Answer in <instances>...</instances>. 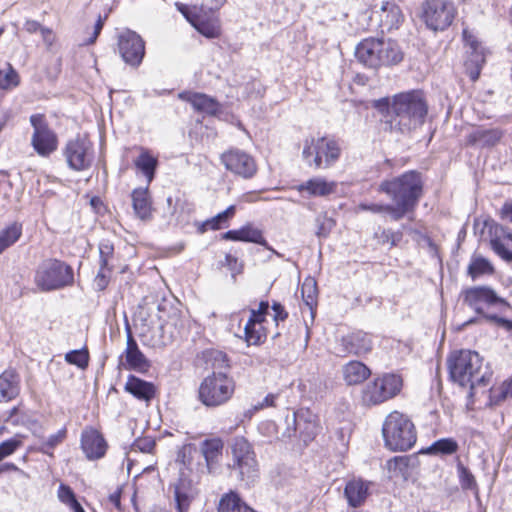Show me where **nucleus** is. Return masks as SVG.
<instances>
[{
  "label": "nucleus",
  "mask_w": 512,
  "mask_h": 512,
  "mask_svg": "<svg viewBox=\"0 0 512 512\" xmlns=\"http://www.w3.org/2000/svg\"><path fill=\"white\" fill-rule=\"evenodd\" d=\"M375 106L390 109L392 113L391 127L402 133L421 126L428 112L424 95L419 90L396 94L393 96L391 103L388 99L378 100Z\"/></svg>",
  "instance_id": "1"
},
{
  "label": "nucleus",
  "mask_w": 512,
  "mask_h": 512,
  "mask_svg": "<svg viewBox=\"0 0 512 512\" xmlns=\"http://www.w3.org/2000/svg\"><path fill=\"white\" fill-rule=\"evenodd\" d=\"M394 202L392 219L398 221L416 208L422 195V180L418 172L408 171L398 177L384 180L379 186Z\"/></svg>",
  "instance_id": "2"
},
{
  "label": "nucleus",
  "mask_w": 512,
  "mask_h": 512,
  "mask_svg": "<svg viewBox=\"0 0 512 512\" xmlns=\"http://www.w3.org/2000/svg\"><path fill=\"white\" fill-rule=\"evenodd\" d=\"M448 368L453 382L471 390L489 381L490 374L483 372V358L476 351L453 352L448 358Z\"/></svg>",
  "instance_id": "3"
},
{
  "label": "nucleus",
  "mask_w": 512,
  "mask_h": 512,
  "mask_svg": "<svg viewBox=\"0 0 512 512\" xmlns=\"http://www.w3.org/2000/svg\"><path fill=\"white\" fill-rule=\"evenodd\" d=\"M382 434L385 446L392 451H406L416 442L414 424L399 411H393L386 417Z\"/></svg>",
  "instance_id": "4"
},
{
  "label": "nucleus",
  "mask_w": 512,
  "mask_h": 512,
  "mask_svg": "<svg viewBox=\"0 0 512 512\" xmlns=\"http://www.w3.org/2000/svg\"><path fill=\"white\" fill-rule=\"evenodd\" d=\"M340 143L331 137H307L303 141L302 158L314 169L332 167L341 156Z\"/></svg>",
  "instance_id": "5"
},
{
  "label": "nucleus",
  "mask_w": 512,
  "mask_h": 512,
  "mask_svg": "<svg viewBox=\"0 0 512 512\" xmlns=\"http://www.w3.org/2000/svg\"><path fill=\"white\" fill-rule=\"evenodd\" d=\"M74 281L72 268L57 259H46L38 266L35 283L42 291L58 290Z\"/></svg>",
  "instance_id": "6"
},
{
  "label": "nucleus",
  "mask_w": 512,
  "mask_h": 512,
  "mask_svg": "<svg viewBox=\"0 0 512 512\" xmlns=\"http://www.w3.org/2000/svg\"><path fill=\"white\" fill-rule=\"evenodd\" d=\"M235 383L222 372H213L203 379L199 386V399L207 407L225 404L233 395Z\"/></svg>",
  "instance_id": "7"
},
{
  "label": "nucleus",
  "mask_w": 512,
  "mask_h": 512,
  "mask_svg": "<svg viewBox=\"0 0 512 512\" xmlns=\"http://www.w3.org/2000/svg\"><path fill=\"white\" fill-rule=\"evenodd\" d=\"M231 451L230 469L237 472L240 481L250 485L258 477V463L252 446L245 438L236 437L233 439Z\"/></svg>",
  "instance_id": "8"
},
{
  "label": "nucleus",
  "mask_w": 512,
  "mask_h": 512,
  "mask_svg": "<svg viewBox=\"0 0 512 512\" xmlns=\"http://www.w3.org/2000/svg\"><path fill=\"white\" fill-rule=\"evenodd\" d=\"M403 381L399 375L384 374L368 382L361 393L362 403L366 406L381 404L395 397L402 389Z\"/></svg>",
  "instance_id": "9"
},
{
  "label": "nucleus",
  "mask_w": 512,
  "mask_h": 512,
  "mask_svg": "<svg viewBox=\"0 0 512 512\" xmlns=\"http://www.w3.org/2000/svg\"><path fill=\"white\" fill-rule=\"evenodd\" d=\"M63 156L71 170L77 172L88 170L95 158L93 143L87 135L78 134L65 143Z\"/></svg>",
  "instance_id": "10"
},
{
  "label": "nucleus",
  "mask_w": 512,
  "mask_h": 512,
  "mask_svg": "<svg viewBox=\"0 0 512 512\" xmlns=\"http://www.w3.org/2000/svg\"><path fill=\"white\" fill-rule=\"evenodd\" d=\"M421 18L434 31L445 30L456 15V9L449 0H425L421 6Z\"/></svg>",
  "instance_id": "11"
},
{
  "label": "nucleus",
  "mask_w": 512,
  "mask_h": 512,
  "mask_svg": "<svg viewBox=\"0 0 512 512\" xmlns=\"http://www.w3.org/2000/svg\"><path fill=\"white\" fill-rule=\"evenodd\" d=\"M30 124L33 128L31 145L35 152L41 157H49L58 148V136L52 130L44 114H33L30 116Z\"/></svg>",
  "instance_id": "12"
},
{
  "label": "nucleus",
  "mask_w": 512,
  "mask_h": 512,
  "mask_svg": "<svg viewBox=\"0 0 512 512\" xmlns=\"http://www.w3.org/2000/svg\"><path fill=\"white\" fill-rule=\"evenodd\" d=\"M221 163L226 170L244 179L252 178L257 172V165L254 158L238 148H230L220 156Z\"/></svg>",
  "instance_id": "13"
},
{
  "label": "nucleus",
  "mask_w": 512,
  "mask_h": 512,
  "mask_svg": "<svg viewBox=\"0 0 512 512\" xmlns=\"http://www.w3.org/2000/svg\"><path fill=\"white\" fill-rule=\"evenodd\" d=\"M287 434L299 431L304 437V441H310L318 434L320 430L319 419L309 409H299L286 416Z\"/></svg>",
  "instance_id": "14"
},
{
  "label": "nucleus",
  "mask_w": 512,
  "mask_h": 512,
  "mask_svg": "<svg viewBox=\"0 0 512 512\" xmlns=\"http://www.w3.org/2000/svg\"><path fill=\"white\" fill-rule=\"evenodd\" d=\"M118 49L125 63L131 66H138L145 54L143 39L136 32L127 30L119 35Z\"/></svg>",
  "instance_id": "15"
},
{
  "label": "nucleus",
  "mask_w": 512,
  "mask_h": 512,
  "mask_svg": "<svg viewBox=\"0 0 512 512\" xmlns=\"http://www.w3.org/2000/svg\"><path fill=\"white\" fill-rule=\"evenodd\" d=\"M464 41L468 47V59L465 62L471 80L475 81L480 75L482 65L485 63V53L481 44L467 30L463 31Z\"/></svg>",
  "instance_id": "16"
},
{
  "label": "nucleus",
  "mask_w": 512,
  "mask_h": 512,
  "mask_svg": "<svg viewBox=\"0 0 512 512\" xmlns=\"http://www.w3.org/2000/svg\"><path fill=\"white\" fill-rule=\"evenodd\" d=\"M464 302L478 314L484 315V306H491L503 302L494 290L489 287H473L464 293Z\"/></svg>",
  "instance_id": "17"
},
{
  "label": "nucleus",
  "mask_w": 512,
  "mask_h": 512,
  "mask_svg": "<svg viewBox=\"0 0 512 512\" xmlns=\"http://www.w3.org/2000/svg\"><path fill=\"white\" fill-rule=\"evenodd\" d=\"M81 448L89 460H96L105 455L107 443L100 432L89 428L82 432Z\"/></svg>",
  "instance_id": "18"
},
{
  "label": "nucleus",
  "mask_w": 512,
  "mask_h": 512,
  "mask_svg": "<svg viewBox=\"0 0 512 512\" xmlns=\"http://www.w3.org/2000/svg\"><path fill=\"white\" fill-rule=\"evenodd\" d=\"M177 10L190 22L195 29L207 38H216L219 35L218 27L210 22L203 21L197 14L196 7H189L185 4L176 2Z\"/></svg>",
  "instance_id": "19"
},
{
  "label": "nucleus",
  "mask_w": 512,
  "mask_h": 512,
  "mask_svg": "<svg viewBox=\"0 0 512 512\" xmlns=\"http://www.w3.org/2000/svg\"><path fill=\"white\" fill-rule=\"evenodd\" d=\"M342 344L347 353L362 356L369 353L373 347L371 336L363 331L353 332L342 338Z\"/></svg>",
  "instance_id": "20"
},
{
  "label": "nucleus",
  "mask_w": 512,
  "mask_h": 512,
  "mask_svg": "<svg viewBox=\"0 0 512 512\" xmlns=\"http://www.w3.org/2000/svg\"><path fill=\"white\" fill-rule=\"evenodd\" d=\"M370 482L361 478L349 480L344 488V496L347 503L352 508L360 507L366 501L369 495Z\"/></svg>",
  "instance_id": "21"
},
{
  "label": "nucleus",
  "mask_w": 512,
  "mask_h": 512,
  "mask_svg": "<svg viewBox=\"0 0 512 512\" xmlns=\"http://www.w3.org/2000/svg\"><path fill=\"white\" fill-rule=\"evenodd\" d=\"M355 56L365 66L379 68L381 56L378 51V39L367 38L361 41L356 47Z\"/></svg>",
  "instance_id": "22"
},
{
  "label": "nucleus",
  "mask_w": 512,
  "mask_h": 512,
  "mask_svg": "<svg viewBox=\"0 0 512 512\" xmlns=\"http://www.w3.org/2000/svg\"><path fill=\"white\" fill-rule=\"evenodd\" d=\"M337 183L322 177H314L295 187L298 192H307L309 196L324 197L336 191Z\"/></svg>",
  "instance_id": "23"
},
{
  "label": "nucleus",
  "mask_w": 512,
  "mask_h": 512,
  "mask_svg": "<svg viewBox=\"0 0 512 512\" xmlns=\"http://www.w3.org/2000/svg\"><path fill=\"white\" fill-rule=\"evenodd\" d=\"M179 97L189 102L192 107L209 115H215L220 110V104L212 97L202 93L183 92Z\"/></svg>",
  "instance_id": "24"
},
{
  "label": "nucleus",
  "mask_w": 512,
  "mask_h": 512,
  "mask_svg": "<svg viewBox=\"0 0 512 512\" xmlns=\"http://www.w3.org/2000/svg\"><path fill=\"white\" fill-rule=\"evenodd\" d=\"M503 137V132L498 128L473 130L466 138L467 144L478 147H492Z\"/></svg>",
  "instance_id": "25"
},
{
  "label": "nucleus",
  "mask_w": 512,
  "mask_h": 512,
  "mask_svg": "<svg viewBox=\"0 0 512 512\" xmlns=\"http://www.w3.org/2000/svg\"><path fill=\"white\" fill-rule=\"evenodd\" d=\"M124 389L138 400L145 402L152 400L156 393V388L152 383L144 381L133 375L128 377Z\"/></svg>",
  "instance_id": "26"
},
{
  "label": "nucleus",
  "mask_w": 512,
  "mask_h": 512,
  "mask_svg": "<svg viewBox=\"0 0 512 512\" xmlns=\"http://www.w3.org/2000/svg\"><path fill=\"white\" fill-rule=\"evenodd\" d=\"M132 206L135 215L147 221L152 218V203L148 188H136L131 193Z\"/></svg>",
  "instance_id": "27"
},
{
  "label": "nucleus",
  "mask_w": 512,
  "mask_h": 512,
  "mask_svg": "<svg viewBox=\"0 0 512 512\" xmlns=\"http://www.w3.org/2000/svg\"><path fill=\"white\" fill-rule=\"evenodd\" d=\"M378 14L382 30L397 29L403 21V14L399 6L391 2H384Z\"/></svg>",
  "instance_id": "28"
},
{
  "label": "nucleus",
  "mask_w": 512,
  "mask_h": 512,
  "mask_svg": "<svg viewBox=\"0 0 512 512\" xmlns=\"http://www.w3.org/2000/svg\"><path fill=\"white\" fill-rule=\"evenodd\" d=\"M20 379L13 370H6L0 375V403L15 399L20 392Z\"/></svg>",
  "instance_id": "29"
},
{
  "label": "nucleus",
  "mask_w": 512,
  "mask_h": 512,
  "mask_svg": "<svg viewBox=\"0 0 512 512\" xmlns=\"http://www.w3.org/2000/svg\"><path fill=\"white\" fill-rule=\"evenodd\" d=\"M342 375L347 385H358L369 378L371 370L364 363L352 360L343 365Z\"/></svg>",
  "instance_id": "30"
},
{
  "label": "nucleus",
  "mask_w": 512,
  "mask_h": 512,
  "mask_svg": "<svg viewBox=\"0 0 512 512\" xmlns=\"http://www.w3.org/2000/svg\"><path fill=\"white\" fill-rule=\"evenodd\" d=\"M378 51L381 56L380 67L398 64L403 59L399 45L392 40L378 39Z\"/></svg>",
  "instance_id": "31"
},
{
  "label": "nucleus",
  "mask_w": 512,
  "mask_h": 512,
  "mask_svg": "<svg viewBox=\"0 0 512 512\" xmlns=\"http://www.w3.org/2000/svg\"><path fill=\"white\" fill-rule=\"evenodd\" d=\"M126 362L131 369L143 371L149 367V362L144 354L138 348V345L133 338L130 330L127 335V347H126Z\"/></svg>",
  "instance_id": "32"
},
{
  "label": "nucleus",
  "mask_w": 512,
  "mask_h": 512,
  "mask_svg": "<svg viewBox=\"0 0 512 512\" xmlns=\"http://www.w3.org/2000/svg\"><path fill=\"white\" fill-rule=\"evenodd\" d=\"M223 238L233 241L252 242L268 248L267 241L263 237L262 232L252 226H245L238 230L227 231L223 235Z\"/></svg>",
  "instance_id": "33"
},
{
  "label": "nucleus",
  "mask_w": 512,
  "mask_h": 512,
  "mask_svg": "<svg viewBox=\"0 0 512 512\" xmlns=\"http://www.w3.org/2000/svg\"><path fill=\"white\" fill-rule=\"evenodd\" d=\"M223 446V441L220 438L205 439L201 443V453L205 458L209 472H211L212 465L222 455Z\"/></svg>",
  "instance_id": "34"
},
{
  "label": "nucleus",
  "mask_w": 512,
  "mask_h": 512,
  "mask_svg": "<svg viewBox=\"0 0 512 512\" xmlns=\"http://www.w3.org/2000/svg\"><path fill=\"white\" fill-rule=\"evenodd\" d=\"M174 495L177 512H188L196 493L185 480H180L175 486Z\"/></svg>",
  "instance_id": "35"
},
{
  "label": "nucleus",
  "mask_w": 512,
  "mask_h": 512,
  "mask_svg": "<svg viewBox=\"0 0 512 512\" xmlns=\"http://www.w3.org/2000/svg\"><path fill=\"white\" fill-rule=\"evenodd\" d=\"M134 164L147 178L148 183L154 179L158 160L146 149H141L140 155L134 160Z\"/></svg>",
  "instance_id": "36"
},
{
  "label": "nucleus",
  "mask_w": 512,
  "mask_h": 512,
  "mask_svg": "<svg viewBox=\"0 0 512 512\" xmlns=\"http://www.w3.org/2000/svg\"><path fill=\"white\" fill-rule=\"evenodd\" d=\"M57 498L71 512H85L72 488L64 483H61L58 487Z\"/></svg>",
  "instance_id": "37"
},
{
  "label": "nucleus",
  "mask_w": 512,
  "mask_h": 512,
  "mask_svg": "<svg viewBox=\"0 0 512 512\" xmlns=\"http://www.w3.org/2000/svg\"><path fill=\"white\" fill-rule=\"evenodd\" d=\"M247 506L236 492L230 491L221 497L218 512H242Z\"/></svg>",
  "instance_id": "38"
},
{
  "label": "nucleus",
  "mask_w": 512,
  "mask_h": 512,
  "mask_svg": "<svg viewBox=\"0 0 512 512\" xmlns=\"http://www.w3.org/2000/svg\"><path fill=\"white\" fill-rule=\"evenodd\" d=\"M494 268L491 262L479 255H474L471 258V261L468 266V275L471 276L473 280L482 276L493 274Z\"/></svg>",
  "instance_id": "39"
},
{
  "label": "nucleus",
  "mask_w": 512,
  "mask_h": 512,
  "mask_svg": "<svg viewBox=\"0 0 512 512\" xmlns=\"http://www.w3.org/2000/svg\"><path fill=\"white\" fill-rule=\"evenodd\" d=\"M262 322L249 318L244 326V334L245 341L248 345H258L260 344L265 335L262 332V328L260 327Z\"/></svg>",
  "instance_id": "40"
},
{
  "label": "nucleus",
  "mask_w": 512,
  "mask_h": 512,
  "mask_svg": "<svg viewBox=\"0 0 512 512\" xmlns=\"http://www.w3.org/2000/svg\"><path fill=\"white\" fill-rule=\"evenodd\" d=\"M22 227L18 223H13L0 232V253L12 246L21 236Z\"/></svg>",
  "instance_id": "41"
},
{
  "label": "nucleus",
  "mask_w": 512,
  "mask_h": 512,
  "mask_svg": "<svg viewBox=\"0 0 512 512\" xmlns=\"http://www.w3.org/2000/svg\"><path fill=\"white\" fill-rule=\"evenodd\" d=\"M302 298L305 304L312 309L317 300V283L314 278L308 277L301 286Z\"/></svg>",
  "instance_id": "42"
},
{
  "label": "nucleus",
  "mask_w": 512,
  "mask_h": 512,
  "mask_svg": "<svg viewBox=\"0 0 512 512\" xmlns=\"http://www.w3.org/2000/svg\"><path fill=\"white\" fill-rule=\"evenodd\" d=\"M66 436L67 430L65 428L60 429L57 433L50 435L42 441L40 451L46 455L53 456L54 448L61 444Z\"/></svg>",
  "instance_id": "43"
},
{
  "label": "nucleus",
  "mask_w": 512,
  "mask_h": 512,
  "mask_svg": "<svg viewBox=\"0 0 512 512\" xmlns=\"http://www.w3.org/2000/svg\"><path fill=\"white\" fill-rule=\"evenodd\" d=\"M114 255V246L109 241H102L99 244V256H100V269L112 272L113 266L110 265V260Z\"/></svg>",
  "instance_id": "44"
},
{
  "label": "nucleus",
  "mask_w": 512,
  "mask_h": 512,
  "mask_svg": "<svg viewBox=\"0 0 512 512\" xmlns=\"http://www.w3.org/2000/svg\"><path fill=\"white\" fill-rule=\"evenodd\" d=\"M234 214H235V206L231 205L223 212L218 213L212 219L207 220L203 225L204 230L206 229V227L213 229V230L222 228V226L225 225L228 222V220L234 216Z\"/></svg>",
  "instance_id": "45"
},
{
  "label": "nucleus",
  "mask_w": 512,
  "mask_h": 512,
  "mask_svg": "<svg viewBox=\"0 0 512 512\" xmlns=\"http://www.w3.org/2000/svg\"><path fill=\"white\" fill-rule=\"evenodd\" d=\"M458 444L451 438H443L434 442L429 451L435 454L450 455L457 451Z\"/></svg>",
  "instance_id": "46"
},
{
  "label": "nucleus",
  "mask_w": 512,
  "mask_h": 512,
  "mask_svg": "<svg viewBox=\"0 0 512 512\" xmlns=\"http://www.w3.org/2000/svg\"><path fill=\"white\" fill-rule=\"evenodd\" d=\"M19 84V76L10 64L6 69H0V89L9 90Z\"/></svg>",
  "instance_id": "47"
},
{
  "label": "nucleus",
  "mask_w": 512,
  "mask_h": 512,
  "mask_svg": "<svg viewBox=\"0 0 512 512\" xmlns=\"http://www.w3.org/2000/svg\"><path fill=\"white\" fill-rule=\"evenodd\" d=\"M65 360L69 364L76 365L84 369L88 366L89 354L86 349L72 350L65 355Z\"/></svg>",
  "instance_id": "48"
},
{
  "label": "nucleus",
  "mask_w": 512,
  "mask_h": 512,
  "mask_svg": "<svg viewBox=\"0 0 512 512\" xmlns=\"http://www.w3.org/2000/svg\"><path fill=\"white\" fill-rule=\"evenodd\" d=\"M376 237L381 244H390L391 247L396 246L402 239L401 232H393L390 229H383L376 233Z\"/></svg>",
  "instance_id": "49"
},
{
  "label": "nucleus",
  "mask_w": 512,
  "mask_h": 512,
  "mask_svg": "<svg viewBox=\"0 0 512 512\" xmlns=\"http://www.w3.org/2000/svg\"><path fill=\"white\" fill-rule=\"evenodd\" d=\"M317 222V230L316 235L318 237H327L331 230L333 229L335 222L333 219L327 217L326 215H320L316 218Z\"/></svg>",
  "instance_id": "50"
},
{
  "label": "nucleus",
  "mask_w": 512,
  "mask_h": 512,
  "mask_svg": "<svg viewBox=\"0 0 512 512\" xmlns=\"http://www.w3.org/2000/svg\"><path fill=\"white\" fill-rule=\"evenodd\" d=\"M491 247L493 251L502 259L507 262H512V251L505 247L500 236L491 239Z\"/></svg>",
  "instance_id": "51"
},
{
  "label": "nucleus",
  "mask_w": 512,
  "mask_h": 512,
  "mask_svg": "<svg viewBox=\"0 0 512 512\" xmlns=\"http://www.w3.org/2000/svg\"><path fill=\"white\" fill-rule=\"evenodd\" d=\"M393 209L394 208L392 205H383V204H376V203H372V204L361 203L357 206V210L370 211L371 213H374V214H381V213L385 212V213H388L391 218H392V210Z\"/></svg>",
  "instance_id": "52"
},
{
  "label": "nucleus",
  "mask_w": 512,
  "mask_h": 512,
  "mask_svg": "<svg viewBox=\"0 0 512 512\" xmlns=\"http://www.w3.org/2000/svg\"><path fill=\"white\" fill-rule=\"evenodd\" d=\"M21 446V441L15 438L6 440L0 444V461L13 454Z\"/></svg>",
  "instance_id": "53"
},
{
  "label": "nucleus",
  "mask_w": 512,
  "mask_h": 512,
  "mask_svg": "<svg viewBox=\"0 0 512 512\" xmlns=\"http://www.w3.org/2000/svg\"><path fill=\"white\" fill-rule=\"evenodd\" d=\"M460 481L463 489H477L475 477L463 466L460 467Z\"/></svg>",
  "instance_id": "54"
},
{
  "label": "nucleus",
  "mask_w": 512,
  "mask_h": 512,
  "mask_svg": "<svg viewBox=\"0 0 512 512\" xmlns=\"http://www.w3.org/2000/svg\"><path fill=\"white\" fill-rule=\"evenodd\" d=\"M279 394L278 393H269L264 397L262 401H259L258 403L254 404L251 407L252 412H257L259 410L269 408V407H275L276 406V400L278 399Z\"/></svg>",
  "instance_id": "55"
},
{
  "label": "nucleus",
  "mask_w": 512,
  "mask_h": 512,
  "mask_svg": "<svg viewBox=\"0 0 512 512\" xmlns=\"http://www.w3.org/2000/svg\"><path fill=\"white\" fill-rule=\"evenodd\" d=\"M269 303L267 301H261L258 309L250 310V317L252 319L263 322L265 319V315L268 313Z\"/></svg>",
  "instance_id": "56"
},
{
  "label": "nucleus",
  "mask_w": 512,
  "mask_h": 512,
  "mask_svg": "<svg viewBox=\"0 0 512 512\" xmlns=\"http://www.w3.org/2000/svg\"><path fill=\"white\" fill-rule=\"evenodd\" d=\"M40 35H41L42 41L45 44L47 49H50L54 45V43L56 42V34L49 27H45L44 26V28H43L42 32L40 33Z\"/></svg>",
  "instance_id": "57"
},
{
  "label": "nucleus",
  "mask_w": 512,
  "mask_h": 512,
  "mask_svg": "<svg viewBox=\"0 0 512 512\" xmlns=\"http://www.w3.org/2000/svg\"><path fill=\"white\" fill-rule=\"evenodd\" d=\"M272 310L274 312L273 320L275 321L276 325L288 317V313L280 303L274 302L272 305Z\"/></svg>",
  "instance_id": "58"
},
{
  "label": "nucleus",
  "mask_w": 512,
  "mask_h": 512,
  "mask_svg": "<svg viewBox=\"0 0 512 512\" xmlns=\"http://www.w3.org/2000/svg\"><path fill=\"white\" fill-rule=\"evenodd\" d=\"M43 28L44 26L40 22L33 19H26L24 22V30L28 34L41 33Z\"/></svg>",
  "instance_id": "59"
},
{
  "label": "nucleus",
  "mask_w": 512,
  "mask_h": 512,
  "mask_svg": "<svg viewBox=\"0 0 512 512\" xmlns=\"http://www.w3.org/2000/svg\"><path fill=\"white\" fill-rule=\"evenodd\" d=\"M110 273L111 272H108L107 270L99 269L98 274L95 277V283L99 290L106 288Z\"/></svg>",
  "instance_id": "60"
},
{
  "label": "nucleus",
  "mask_w": 512,
  "mask_h": 512,
  "mask_svg": "<svg viewBox=\"0 0 512 512\" xmlns=\"http://www.w3.org/2000/svg\"><path fill=\"white\" fill-rule=\"evenodd\" d=\"M484 317L487 320L496 323L498 326H500L508 331L512 330V321L511 320L499 317L497 315H484Z\"/></svg>",
  "instance_id": "61"
},
{
  "label": "nucleus",
  "mask_w": 512,
  "mask_h": 512,
  "mask_svg": "<svg viewBox=\"0 0 512 512\" xmlns=\"http://www.w3.org/2000/svg\"><path fill=\"white\" fill-rule=\"evenodd\" d=\"M136 447L145 453H152L155 448V442L149 438L139 439L135 443Z\"/></svg>",
  "instance_id": "62"
},
{
  "label": "nucleus",
  "mask_w": 512,
  "mask_h": 512,
  "mask_svg": "<svg viewBox=\"0 0 512 512\" xmlns=\"http://www.w3.org/2000/svg\"><path fill=\"white\" fill-rule=\"evenodd\" d=\"M499 395H495L497 400H504L508 397H512V380L504 382L499 388Z\"/></svg>",
  "instance_id": "63"
},
{
  "label": "nucleus",
  "mask_w": 512,
  "mask_h": 512,
  "mask_svg": "<svg viewBox=\"0 0 512 512\" xmlns=\"http://www.w3.org/2000/svg\"><path fill=\"white\" fill-rule=\"evenodd\" d=\"M500 216L503 220L512 223V202H505L500 210Z\"/></svg>",
  "instance_id": "64"
}]
</instances>
